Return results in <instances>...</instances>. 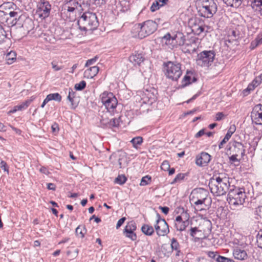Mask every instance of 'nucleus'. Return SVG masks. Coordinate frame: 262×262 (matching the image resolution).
Returning a JSON list of instances; mask_svg holds the SVG:
<instances>
[{"label":"nucleus","mask_w":262,"mask_h":262,"mask_svg":"<svg viewBox=\"0 0 262 262\" xmlns=\"http://www.w3.org/2000/svg\"><path fill=\"white\" fill-rule=\"evenodd\" d=\"M229 180L227 177L213 176L208 184L211 192L217 196L225 195L231 187Z\"/></svg>","instance_id":"nucleus-1"},{"label":"nucleus","mask_w":262,"mask_h":262,"mask_svg":"<svg viewBox=\"0 0 262 262\" xmlns=\"http://www.w3.org/2000/svg\"><path fill=\"white\" fill-rule=\"evenodd\" d=\"M77 24L78 29L86 33L88 31L97 29L99 23L96 13L86 11L78 18Z\"/></svg>","instance_id":"nucleus-2"},{"label":"nucleus","mask_w":262,"mask_h":262,"mask_svg":"<svg viewBox=\"0 0 262 262\" xmlns=\"http://www.w3.org/2000/svg\"><path fill=\"white\" fill-rule=\"evenodd\" d=\"M163 68L166 77L172 81H178L182 75V64L177 61L164 62Z\"/></svg>","instance_id":"nucleus-3"},{"label":"nucleus","mask_w":262,"mask_h":262,"mask_svg":"<svg viewBox=\"0 0 262 262\" xmlns=\"http://www.w3.org/2000/svg\"><path fill=\"white\" fill-rule=\"evenodd\" d=\"M198 8L199 15L204 18H211L216 13L217 6L214 0H200Z\"/></svg>","instance_id":"nucleus-4"},{"label":"nucleus","mask_w":262,"mask_h":262,"mask_svg":"<svg viewBox=\"0 0 262 262\" xmlns=\"http://www.w3.org/2000/svg\"><path fill=\"white\" fill-rule=\"evenodd\" d=\"M246 198L244 188L232 186L229 190L227 200L229 204L233 205H242Z\"/></svg>","instance_id":"nucleus-5"},{"label":"nucleus","mask_w":262,"mask_h":262,"mask_svg":"<svg viewBox=\"0 0 262 262\" xmlns=\"http://www.w3.org/2000/svg\"><path fill=\"white\" fill-rule=\"evenodd\" d=\"M162 41H165L166 45H171L173 47H177L178 46H183L186 41L185 36L180 32L172 33H167L162 37Z\"/></svg>","instance_id":"nucleus-6"},{"label":"nucleus","mask_w":262,"mask_h":262,"mask_svg":"<svg viewBox=\"0 0 262 262\" xmlns=\"http://www.w3.org/2000/svg\"><path fill=\"white\" fill-rule=\"evenodd\" d=\"M215 56V53L213 50H204L197 55L196 62L197 65L204 68L210 66Z\"/></svg>","instance_id":"nucleus-7"},{"label":"nucleus","mask_w":262,"mask_h":262,"mask_svg":"<svg viewBox=\"0 0 262 262\" xmlns=\"http://www.w3.org/2000/svg\"><path fill=\"white\" fill-rule=\"evenodd\" d=\"M140 30L138 32L139 38L142 39L154 33L158 28V24L152 20H147L139 24Z\"/></svg>","instance_id":"nucleus-8"},{"label":"nucleus","mask_w":262,"mask_h":262,"mask_svg":"<svg viewBox=\"0 0 262 262\" xmlns=\"http://www.w3.org/2000/svg\"><path fill=\"white\" fill-rule=\"evenodd\" d=\"M189 24L192 32L198 36L203 33L207 32L209 29V26L205 25L204 20L198 17L190 19Z\"/></svg>","instance_id":"nucleus-9"},{"label":"nucleus","mask_w":262,"mask_h":262,"mask_svg":"<svg viewBox=\"0 0 262 262\" xmlns=\"http://www.w3.org/2000/svg\"><path fill=\"white\" fill-rule=\"evenodd\" d=\"M100 98L102 103L109 113L113 112L116 107L118 100L112 93L104 92L100 95Z\"/></svg>","instance_id":"nucleus-10"},{"label":"nucleus","mask_w":262,"mask_h":262,"mask_svg":"<svg viewBox=\"0 0 262 262\" xmlns=\"http://www.w3.org/2000/svg\"><path fill=\"white\" fill-rule=\"evenodd\" d=\"M137 229L136 224L134 221H130L127 223L125 227L123 234L126 237L130 239L132 241L137 240V236L135 231Z\"/></svg>","instance_id":"nucleus-11"},{"label":"nucleus","mask_w":262,"mask_h":262,"mask_svg":"<svg viewBox=\"0 0 262 262\" xmlns=\"http://www.w3.org/2000/svg\"><path fill=\"white\" fill-rule=\"evenodd\" d=\"M38 6L37 12L39 17L43 18L48 17L50 14L51 9V6L49 2L46 0H40Z\"/></svg>","instance_id":"nucleus-12"},{"label":"nucleus","mask_w":262,"mask_h":262,"mask_svg":"<svg viewBox=\"0 0 262 262\" xmlns=\"http://www.w3.org/2000/svg\"><path fill=\"white\" fill-rule=\"evenodd\" d=\"M209 193L207 190L204 188H199L194 189L189 197V200H208Z\"/></svg>","instance_id":"nucleus-13"},{"label":"nucleus","mask_w":262,"mask_h":262,"mask_svg":"<svg viewBox=\"0 0 262 262\" xmlns=\"http://www.w3.org/2000/svg\"><path fill=\"white\" fill-rule=\"evenodd\" d=\"M211 160V156L206 152H202L196 156L195 164L200 167L206 166Z\"/></svg>","instance_id":"nucleus-14"},{"label":"nucleus","mask_w":262,"mask_h":262,"mask_svg":"<svg viewBox=\"0 0 262 262\" xmlns=\"http://www.w3.org/2000/svg\"><path fill=\"white\" fill-rule=\"evenodd\" d=\"M158 236H164L169 232V227L165 220H162L159 224L154 226Z\"/></svg>","instance_id":"nucleus-15"},{"label":"nucleus","mask_w":262,"mask_h":262,"mask_svg":"<svg viewBox=\"0 0 262 262\" xmlns=\"http://www.w3.org/2000/svg\"><path fill=\"white\" fill-rule=\"evenodd\" d=\"M145 60L144 55L142 53L135 52L129 57V60L134 66H140Z\"/></svg>","instance_id":"nucleus-16"},{"label":"nucleus","mask_w":262,"mask_h":262,"mask_svg":"<svg viewBox=\"0 0 262 262\" xmlns=\"http://www.w3.org/2000/svg\"><path fill=\"white\" fill-rule=\"evenodd\" d=\"M257 107H253L251 114L252 122L256 125H262V114L258 112Z\"/></svg>","instance_id":"nucleus-17"},{"label":"nucleus","mask_w":262,"mask_h":262,"mask_svg":"<svg viewBox=\"0 0 262 262\" xmlns=\"http://www.w3.org/2000/svg\"><path fill=\"white\" fill-rule=\"evenodd\" d=\"M233 255L235 259L241 260L246 259L248 256L246 251L238 247L233 249Z\"/></svg>","instance_id":"nucleus-18"},{"label":"nucleus","mask_w":262,"mask_h":262,"mask_svg":"<svg viewBox=\"0 0 262 262\" xmlns=\"http://www.w3.org/2000/svg\"><path fill=\"white\" fill-rule=\"evenodd\" d=\"M200 231H203L205 235L209 234L212 229V223L209 220H204L200 225ZM206 235H205V236Z\"/></svg>","instance_id":"nucleus-19"},{"label":"nucleus","mask_w":262,"mask_h":262,"mask_svg":"<svg viewBox=\"0 0 262 262\" xmlns=\"http://www.w3.org/2000/svg\"><path fill=\"white\" fill-rule=\"evenodd\" d=\"M99 70L97 66H93L86 70L84 72V77L88 79H91L94 77L98 73Z\"/></svg>","instance_id":"nucleus-20"},{"label":"nucleus","mask_w":262,"mask_h":262,"mask_svg":"<svg viewBox=\"0 0 262 262\" xmlns=\"http://www.w3.org/2000/svg\"><path fill=\"white\" fill-rule=\"evenodd\" d=\"M192 74V72L188 70L187 71L186 74L184 76L181 81L182 84L179 86L180 88H184L192 83L191 77L190 75Z\"/></svg>","instance_id":"nucleus-21"},{"label":"nucleus","mask_w":262,"mask_h":262,"mask_svg":"<svg viewBox=\"0 0 262 262\" xmlns=\"http://www.w3.org/2000/svg\"><path fill=\"white\" fill-rule=\"evenodd\" d=\"M232 146L235 153L241 154L242 156L245 155V149L242 143L234 141L232 143Z\"/></svg>","instance_id":"nucleus-22"},{"label":"nucleus","mask_w":262,"mask_h":262,"mask_svg":"<svg viewBox=\"0 0 262 262\" xmlns=\"http://www.w3.org/2000/svg\"><path fill=\"white\" fill-rule=\"evenodd\" d=\"M141 231L147 236H151L154 233V229L151 225L148 224H143L141 227Z\"/></svg>","instance_id":"nucleus-23"},{"label":"nucleus","mask_w":262,"mask_h":262,"mask_svg":"<svg viewBox=\"0 0 262 262\" xmlns=\"http://www.w3.org/2000/svg\"><path fill=\"white\" fill-rule=\"evenodd\" d=\"M191 204H193L195 205V210L196 211H202L205 209L203 207H199V205L206 206L205 205L206 200H196L194 201L193 200H189Z\"/></svg>","instance_id":"nucleus-24"},{"label":"nucleus","mask_w":262,"mask_h":262,"mask_svg":"<svg viewBox=\"0 0 262 262\" xmlns=\"http://www.w3.org/2000/svg\"><path fill=\"white\" fill-rule=\"evenodd\" d=\"M251 6L255 11L259 12L262 15V0H253L251 2Z\"/></svg>","instance_id":"nucleus-25"},{"label":"nucleus","mask_w":262,"mask_h":262,"mask_svg":"<svg viewBox=\"0 0 262 262\" xmlns=\"http://www.w3.org/2000/svg\"><path fill=\"white\" fill-rule=\"evenodd\" d=\"M16 57V54L14 51H11L9 53H8L6 56V60L7 63L8 64H11L13 63L15 60Z\"/></svg>","instance_id":"nucleus-26"},{"label":"nucleus","mask_w":262,"mask_h":262,"mask_svg":"<svg viewBox=\"0 0 262 262\" xmlns=\"http://www.w3.org/2000/svg\"><path fill=\"white\" fill-rule=\"evenodd\" d=\"M189 225L188 221L185 220L181 223H175V227L177 230L182 231L185 230L186 227Z\"/></svg>","instance_id":"nucleus-27"},{"label":"nucleus","mask_w":262,"mask_h":262,"mask_svg":"<svg viewBox=\"0 0 262 262\" xmlns=\"http://www.w3.org/2000/svg\"><path fill=\"white\" fill-rule=\"evenodd\" d=\"M4 13L5 15L9 14L11 17H15V19H13L12 21V24L13 25H15L17 21V16L18 15L17 12L14 11H10L9 12H4L3 11L0 10V13Z\"/></svg>","instance_id":"nucleus-28"},{"label":"nucleus","mask_w":262,"mask_h":262,"mask_svg":"<svg viewBox=\"0 0 262 262\" xmlns=\"http://www.w3.org/2000/svg\"><path fill=\"white\" fill-rule=\"evenodd\" d=\"M130 142L133 144L134 147L137 148L138 146L141 145L143 142V138L140 136L136 137L132 139Z\"/></svg>","instance_id":"nucleus-29"},{"label":"nucleus","mask_w":262,"mask_h":262,"mask_svg":"<svg viewBox=\"0 0 262 262\" xmlns=\"http://www.w3.org/2000/svg\"><path fill=\"white\" fill-rule=\"evenodd\" d=\"M223 2L227 6L231 7H238L240 4L241 0H222Z\"/></svg>","instance_id":"nucleus-30"},{"label":"nucleus","mask_w":262,"mask_h":262,"mask_svg":"<svg viewBox=\"0 0 262 262\" xmlns=\"http://www.w3.org/2000/svg\"><path fill=\"white\" fill-rule=\"evenodd\" d=\"M16 7V5L12 2H8L3 4L0 6L1 9H4L5 10H8L10 9H14V8Z\"/></svg>","instance_id":"nucleus-31"},{"label":"nucleus","mask_w":262,"mask_h":262,"mask_svg":"<svg viewBox=\"0 0 262 262\" xmlns=\"http://www.w3.org/2000/svg\"><path fill=\"white\" fill-rule=\"evenodd\" d=\"M118 164L119 165V168H121L123 167V165L126 161V155L125 152L122 153L119 156L118 158Z\"/></svg>","instance_id":"nucleus-32"},{"label":"nucleus","mask_w":262,"mask_h":262,"mask_svg":"<svg viewBox=\"0 0 262 262\" xmlns=\"http://www.w3.org/2000/svg\"><path fill=\"white\" fill-rule=\"evenodd\" d=\"M127 181V178L124 175H119L116 179H115V183L118 184L119 185L124 184L126 181Z\"/></svg>","instance_id":"nucleus-33"},{"label":"nucleus","mask_w":262,"mask_h":262,"mask_svg":"<svg viewBox=\"0 0 262 262\" xmlns=\"http://www.w3.org/2000/svg\"><path fill=\"white\" fill-rule=\"evenodd\" d=\"M188 175L187 173H180L178 174L173 181L171 182V184H174L178 182H180L181 180H184L185 177Z\"/></svg>","instance_id":"nucleus-34"},{"label":"nucleus","mask_w":262,"mask_h":262,"mask_svg":"<svg viewBox=\"0 0 262 262\" xmlns=\"http://www.w3.org/2000/svg\"><path fill=\"white\" fill-rule=\"evenodd\" d=\"M170 246L172 250H178L180 248L179 242L177 239L174 237L171 239Z\"/></svg>","instance_id":"nucleus-35"},{"label":"nucleus","mask_w":262,"mask_h":262,"mask_svg":"<svg viewBox=\"0 0 262 262\" xmlns=\"http://www.w3.org/2000/svg\"><path fill=\"white\" fill-rule=\"evenodd\" d=\"M49 97L50 98V100H55L58 102H60L61 100V95L58 93H52L48 95Z\"/></svg>","instance_id":"nucleus-36"},{"label":"nucleus","mask_w":262,"mask_h":262,"mask_svg":"<svg viewBox=\"0 0 262 262\" xmlns=\"http://www.w3.org/2000/svg\"><path fill=\"white\" fill-rule=\"evenodd\" d=\"M31 100H27L25 102H23L21 104L17 105V109L19 111L26 109L31 102Z\"/></svg>","instance_id":"nucleus-37"},{"label":"nucleus","mask_w":262,"mask_h":262,"mask_svg":"<svg viewBox=\"0 0 262 262\" xmlns=\"http://www.w3.org/2000/svg\"><path fill=\"white\" fill-rule=\"evenodd\" d=\"M86 82L84 80L75 84L74 88L77 91H82L86 87Z\"/></svg>","instance_id":"nucleus-38"},{"label":"nucleus","mask_w":262,"mask_h":262,"mask_svg":"<svg viewBox=\"0 0 262 262\" xmlns=\"http://www.w3.org/2000/svg\"><path fill=\"white\" fill-rule=\"evenodd\" d=\"M235 130H236L235 125L234 124L231 125L227 131V133L226 134L225 137H226L227 138H228L229 139L231 138V136L235 132Z\"/></svg>","instance_id":"nucleus-39"},{"label":"nucleus","mask_w":262,"mask_h":262,"mask_svg":"<svg viewBox=\"0 0 262 262\" xmlns=\"http://www.w3.org/2000/svg\"><path fill=\"white\" fill-rule=\"evenodd\" d=\"M160 7H161L160 4L157 0H155L150 6V10L151 12H154L159 9Z\"/></svg>","instance_id":"nucleus-40"},{"label":"nucleus","mask_w":262,"mask_h":262,"mask_svg":"<svg viewBox=\"0 0 262 262\" xmlns=\"http://www.w3.org/2000/svg\"><path fill=\"white\" fill-rule=\"evenodd\" d=\"M229 37L231 38L230 39H229V42H231V39L236 40L239 38V34L238 31L235 30H233L231 32V34L229 35Z\"/></svg>","instance_id":"nucleus-41"},{"label":"nucleus","mask_w":262,"mask_h":262,"mask_svg":"<svg viewBox=\"0 0 262 262\" xmlns=\"http://www.w3.org/2000/svg\"><path fill=\"white\" fill-rule=\"evenodd\" d=\"M119 124L118 119L117 118H113L110 120L108 127L112 128L114 127H118Z\"/></svg>","instance_id":"nucleus-42"},{"label":"nucleus","mask_w":262,"mask_h":262,"mask_svg":"<svg viewBox=\"0 0 262 262\" xmlns=\"http://www.w3.org/2000/svg\"><path fill=\"white\" fill-rule=\"evenodd\" d=\"M216 260L217 262H234V260L232 259L221 256L218 255L216 258Z\"/></svg>","instance_id":"nucleus-43"},{"label":"nucleus","mask_w":262,"mask_h":262,"mask_svg":"<svg viewBox=\"0 0 262 262\" xmlns=\"http://www.w3.org/2000/svg\"><path fill=\"white\" fill-rule=\"evenodd\" d=\"M67 3L68 4V5H70L75 9H77L79 7H81V5L79 4L77 0H70Z\"/></svg>","instance_id":"nucleus-44"},{"label":"nucleus","mask_w":262,"mask_h":262,"mask_svg":"<svg viewBox=\"0 0 262 262\" xmlns=\"http://www.w3.org/2000/svg\"><path fill=\"white\" fill-rule=\"evenodd\" d=\"M147 95V98H148V103L152 104L156 101L157 97L153 93H148Z\"/></svg>","instance_id":"nucleus-45"},{"label":"nucleus","mask_w":262,"mask_h":262,"mask_svg":"<svg viewBox=\"0 0 262 262\" xmlns=\"http://www.w3.org/2000/svg\"><path fill=\"white\" fill-rule=\"evenodd\" d=\"M151 180V177L148 176H145L143 177L141 179V182H140V185L141 186H145L147 185L149 181Z\"/></svg>","instance_id":"nucleus-46"},{"label":"nucleus","mask_w":262,"mask_h":262,"mask_svg":"<svg viewBox=\"0 0 262 262\" xmlns=\"http://www.w3.org/2000/svg\"><path fill=\"white\" fill-rule=\"evenodd\" d=\"M0 167L5 172H6L8 174H9V167L5 161L3 160L1 161L0 163Z\"/></svg>","instance_id":"nucleus-47"},{"label":"nucleus","mask_w":262,"mask_h":262,"mask_svg":"<svg viewBox=\"0 0 262 262\" xmlns=\"http://www.w3.org/2000/svg\"><path fill=\"white\" fill-rule=\"evenodd\" d=\"M70 102V107L71 109H75L78 106V102H76L75 98H67Z\"/></svg>","instance_id":"nucleus-48"},{"label":"nucleus","mask_w":262,"mask_h":262,"mask_svg":"<svg viewBox=\"0 0 262 262\" xmlns=\"http://www.w3.org/2000/svg\"><path fill=\"white\" fill-rule=\"evenodd\" d=\"M199 232H201V231L196 227H191L190 229V235L193 237H195Z\"/></svg>","instance_id":"nucleus-49"},{"label":"nucleus","mask_w":262,"mask_h":262,"mask_svg":"<svg viewBox=\"0 0 262 262\" xmlns=\"http://www.w3.org/2000/svg\"><path fill=\"white\" fill-rule=\"evenodd\" d=\"M170 168V164L168 161L165 160L161 165V168L164 171H168Z\"/></svg>","instance_id":"nucleus-50"},{"label":"nucleus","mask_w":262,"mask_h":262,"mask_svg":"<svg viewBox=\"0 0 262 262\" xmlns=\"http://www.w3.org/2000/svg\"><path fill=\"white\" fill-rule=\"evenodd\" d=\"M6 37V32L5 31L2 26L0 25V42Z\"/></svg>","instance_id":"nucleus-51"},{"label":"nucleus","mask_w":262,"mask_h":262,"mask_svg":"<svg viewBox=\"0 0 262 262\" xmlns=\"http://www.w3.org/2000/svg\"><path fill=\"white\" fill-rule=\"evenodd\" d=\"M75 233L77 236L80 237L81 238H83L84 236V233L82 232V229L80 228V226H78L75 230Z\"/></svg>","instance_id":"nucleus-52"},{"label":"nucleus","mask_w":262,"mask_h":262,"mask_svg":"<svg viewBox=\"0 0 262 262\" xmlns=\"http://www.w3.org/2000/svg\"><path fill=\"white\" fill-rule=\"evenodd\" d=\"M256 242L258 247L262 248V235H260V232H258L256 236Z\"/></svg>","instance_id":"nucleus-53"},{"label":"nucleus","mask_w":262,"mask_h":262,"mask_svg":"<svg viewBox=\"0 0 262 262\" xmlns=\"http://www.w3.org/2000/svg\"><path fill=\"white\" fill-rule=\"evenodd\" d=\"M97 59L98 57H95L94 58L88 60L85 64V67H89L90 65L93 64L94 63L96 62Z\"/></svg>","instance_id":"nucleus-54"},{"label":"nucleus","mask_w":262,"mask_h":262,"mask_svg":"<svg viewBox=\"0 0 262 262\" xmlns=\"http://www.w3.org/2000/svg\"><path fill=\"white\" fill-rule=\"evenodd\" d=\"M109 121H110V120H108V119L103 118L102 117L100 119V122H101V125L106 127H108Z\"/></svg>","instance_id":"nucleus-55"},{"label":"nucleus","mask_w":262,"mask_h":262,"mask_svg":"<svg viewBox=\"0 0 262 262\" xmlns=\"http://www.w3.org/2000/svg\"><path fill=\"white\" fill-rule=\"evenodd\" d=\"M126 220L125 217H122L120 219L118 220L117 222V225H116V228L118 229L120 228L122 224L124 223L125 221Z\"/></svg>","instance_id":"nucleus-56"},{"label":"nucleus","mask_w":262,"mask_h":262,"mask_svg":"<svg viewBox=\"0 0 262 262\" xmlns=\"http://www.w3.org/2000/svg\"><path fill=\"white\" fill-rule=\"evenodd\" d=\"M225 117L224 114L222 112H218L216 113L215 116V120L216 121H221Z\"/></svg>","instance_id":"nucleus-57"},{"label":"nucleus","mask_w":262,"mask_h":262,"mask_svg":"<svg viewBox=\"0 0 262 262\" xmlns=\"http://www.w3.org/2000/svg\"><path fill=\"white\" fill-rule=\"evenodd\" d=\"M159 208L162 211V212L165 215H167L169 211V208L167 206H160Z\"/></svg>","instance_id":"nucleus-58"},{"label":"nucleus","mask_w":262,"mask_h":262,"mask_svg":"<svg viewBox=\"0 0 262 262\" xmlns=\"http://www.w3.org/2000/svg\"><path fill=\"white\" fill-rule=\"evenodd\" d=\"M76 94V92H74L72 88H69V94L67 98H71V97L72 98H75Z\"/></svg>","instance_id":"nucleus-59"},{"label":"nucleus","mask_w":262,"mask_h":262,"mask_svg":"<svg viewBox=\"0 0 262 262\" xmlns=\"http://www.w3.org/2000/svg\"><path fill=\"white\" fill-rule=\"evenodd\" d=\"M251 83L256 87L261 84V80L259 79L257 77H256L252 82Z\"/></svg>","instance_id":"nucleus-60"},{"label":"nucleus","mask_w":262,"mask_h":262,"mask_svg":"<svg viewBox=\"0 0 262 262\" xmlns=\"http://www.w3.org/2000/svg\"><path fill=\"white\" fill-rule=\"evenodd\" d=\"M63 8L64 10H67V11L69 12H73L75 10L73 7L70 6V5H68L67 3H66L64 5Z\"/></svg>","instance_id":"nucleus-61"},{"label":"nucleus","mask_w":262,"mask_h":262,"mask_svg":"<svg viewBox=\"0 0 262 262\" xmlns=\"http://www.w3.org/2000/svg\"><path fill=\"white\" fill-rule=\"evenodd\" d=\"M229 140V139L228 138H227L225 136L224 139L222 140L219 145V149L222 148L223 145L227 143Z\"/></svg>","instance_id":"nucleus-62"},{"label":"nucleus","mask_w":262,"mask_h":262,"mask_svg":"<svg viewBox=\"0 0 262 262\" xmlns=\"http://www.w3.org/2000/svg\"><path fill=\"white\" fill-rule=\"evenodd\" d=\"M255 212L257 215L262 217V205L256 208Z\"/></svg>","instance_id":"nucleus-63"},{"label":"nucleus","mask_w":262,"mask_h":262,"mask_svg":"<svg viewBox=\"0 0 262 262\" xmlns=\"http://www.w3.org/2000/svg\"><path fill=\"white\" fill-rule=\"evenodd\" d=\"M238 156V154L235 153V154L232 155L229 157V160L230 161L234 162H239V160L237 159V157Z\"/></svg>","instance_id":"nucleus-64"}]
</instances>
